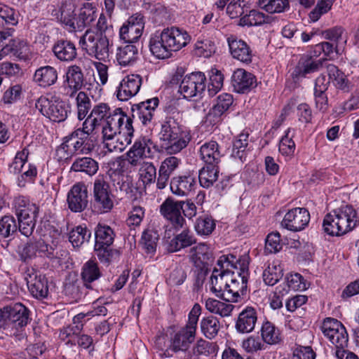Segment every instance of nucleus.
Here are the masks:
<instances>
[{
  "label": "nucleus",
  "mask_w": 359,
  "mask_h": 359,
  "mask_svg": "<svg viewBox=\"0 0 359 359\" xmlns=\"http://www.w3.org/2000/svg\"><path fill=\"white\" fill-rule=\"evenodd\" d=\"M29 155V150L24 148L22 151L17 152L12 163L8 165V172L14 175H19L23 169H26V163Z\"/></svg>",
  "instance_id": "50"
},
{
  "label": "nucleus",
  "mask_w": 359,
  "mask_h": 359,
  "mask_svg": "<svg viewBox=\"0 0 359 359\" xmlns=\"http://www.w3.org/2000/svg\"><path fill=\"white\" fill-rule=\"evenodd\" d=\"M233 102V96L229 93H222L215 100V103L207 114V119L213 124L222 121V116L225 114Z\"/></svg>",
  "instance_id": "29"
},
{
  "label": "nucleus",
  "mask_w": 359,
  "mask_h": 359,
  "mask_svg": "<svg viewBox=\"0 0 359 359\" xmlns=\"http://www.w3.org/2000/svg\"><path fill=\"white\" fill-rule=\"evenodd\" d=\"M200 327L204 336L208 339H212L217 335L221 325L217 318L209 316L201 319Z\"/></svg>",
  "instance_id": "44"
},
{
  "label": "nucleus",
  "mask_w": 359,
  "mask_h": 359,
  "mask_svg": "<svg viewBox=\"0 0 359 359\" xmlns=\"http://www.w3.org/2000/svg\"><path fill=\"white\" fill-rule=\"evenodd\" d=\"M57 69L52 66L46 65L38 68L33 76V81L41 88H48L54 85L57 81Z\"/></svg>",
  "instance_id": "35"
},
{
  "label": "nucleus",
  "mask_w": 359,
  "mask_h": 359,
  "mask_svg": "<svg viewBox=\"0 0 359 359\" xmlns=\"http://www.w3.org/2000/svg\"><path fill=\"white\" fill-rule=\"evenodd\" d=\"M190 40L191 36L185 30L172 27L151 36L149 50L156 57L165 59L171 56L172 51H178L185 47Z\"/></svg>",
  "instance_id": "4"
},
{
  "label": "nucleus",
  "mask_w": 359,
  "mask_h": 359,
  "mask_svg": "<svg viewBox=\"0 0 359 359\" xmlns=\"http://www.w3.org/2000/svg\"><path fill=\"white\" fill-rule=\"evenodd\" d=\"M25 279L27 282L30 294L36 299H41L48 297V280L44 275L32 269L25 273Z\"/></svg>",
  "instance_id": "19"
},
{
  "label": "nucleus",
  "mask_w": 359,
  "mask_h": 359,
  "mask_svg": "<svg viewBox=\"0 0 359 359\" xmlns=\"http://www.w3.org/2000/svg\"><path fill=\"white\" fill-rule=\"evenodd\" d=\"M196 186V173L187 172L182 175L173 177L170 183L172 193L178 196H187Z\"/></svg>",
  "instance_id": "20"
},
{
  "label": "nucleus",
  "mask_w": 359,
  "mask_h": 359,
  "mask_svg": "<svg viewBox=\"0 0 359 359\" xmlns=\"http://www.w3.org/2000/svg\"><path fill=\"white\" fill-rule=\"evenodd\" d=\"M322 35L324 39L331 41L337 46L340 43L345 44L347 41L345 30L340 26L327 29L322 32Z\"/></svg>",
  "instance_id": "56"
},
{
  "label": "nucleus",
  "mask_w": 359,
  "mask_h": 359,
  "mask_svg": "<svg viewBox=\"0 0 359 359\" xmlns=\"http://www.w3.org/2000/svg\"><path fill=\"white\" fill-rule=\"evenodd\" d=\"M84 77L81 68L77 65L68 67L66 73V81L68 87L74 91L80 90L83 84Z\"/></svg>",
  "instance_id": "43"
},
{
  "label": "nucleus",
  "mask_w": 359,
  "mask_h": 359,
  "mask_svg": "<svg viewBox=\"0 0 359 359\" xmlns=\"http://www.w3.org/2000/svg\"><path fill=\"white\" fill-rule=\"evenodd\" d=\"M196 239L193 232L187 228L175 235L166 243V250L169 252H175L196 243Z\"/></svg>",
  "instance_id": "32"
},
{
  "label": "nucleus",
  "mask_w": 359,
  "mask_h": 359,
  "mask_svg": "<svg viewBox=\"0 0 359 359\" xmlns=\"http://www.w3.org/2000/svg\"><path fill=\"white\" fill-rule=\"evenodd\" d=\"M227 43L233 58L247 65L252 62V50L245 41L231 35L227 38Z\"/></svg>",
  "instance_id": "24"
},
{
  "label": "nucleus",
  "mask_w": 359,
  "mask_h": 359,
  "mask_svg": "<svg viewBox=\"0 0 359 359\" xmlns=\"http://www.w3.org/2000/svg\"><path fill=\"white\" fill-rule=\"evenodd\" d=\"M152 144L151 140L145 137L137 140L127 153L129 163L132 165H137L140 159L150 157Z\"/></svg>",
  "instance_id": "30"
},
{
  "label": "nucleus",
  "mask_w": 359,
  "mask_h": 359,
  "mask_svg": "<svg viewBox=\"0 0 359 359\" xmlns=\"http://www.w3.org/2000/svg\"><path fill=\"white\" fill-rule=\"evenodd\" d=\"M337 217L336 215V211L332 210L331 212L327 214L323 222V229L325 233L330 236H341L340 232V225L337 222Z\"/></svg>",
  "instance_id": "52"
},
{
  "label": "nucleus",
  "mask_w": 359,
  "mask_h": 359,
  "mask_svg": "<svg viewBox=\"0 0 359 359\" xmlns=\"http://www.w3.org/2000/svg\"><path fill=\"white\" fill-rule=\"evenodd\" d=\"M14 208L18 218L36 217L39 212V208L29 199L23 196L15 198Z\"/></svg>",
  "instance_id": "38"
},
{
  "label": "nucleus",
  "mask_w": 359,
  "mask_h": 359,
  "mask_svg": "<svg viewBox=\"0 0 359 359\" xmlns=\"http://www.w3.org/2000/svg\"><path fill=\"white\" fill-rule=\"evenodd\" d=\"M75 0H57L50 6L51 16L59 23L66 27L69 32L76 29Z\"/></svg>",
  "instance_id": "10"
},
{
  "label": "nucleus",
  "mask_w": 359,
  "mask_h": 359,
  "mask_svg": "<svg viewBox=\"0 0 359 359\" xmlns=\"http://www.w3.org/2000/svg\"><path fill=\"white\" fill-rule=\"evenodd\" d=\"M27 168L17 177V185L19 187H25L29 182H33L37 176V168L32 163H26Z\"/></svg>",
  "instance_id": "62"
},
{
  "label": "nucleus",
  "mask_w": 359,
  "mask_h": 359,
  "mask_svg": "<svg viewBox=\"0 0 359 359\" xmlns=\"http://www.w3.org/2000/svg\"><path fill=\"white\" fill-rule=\"evenodd\" d=\"M258 321V313L255 308L246 306L238 315L235 323V329L238 333L252 332Z\"/></svg>",
  "instance_id": "28"
},
{
  "label": "nucleus",
  "mask_w": 359,
  "mask_h": 359,
  "mask_svg": "<svg viewBox=\"0 0 359 359\" xmlns=\"http://www.w3.org/2000/svg\"><path fill=\"white\" fill-rule=\"evenodd\" d=\"M94 131L88 130L83 123L81 128H78L67 136L73 147L76 155L88 154L95 147V141L91 135Z\"/></svg>",
  "instance_id": "13"
},
{
  "label": "nucleus",
  "mask_w": 359,
  "mask_h": 359,
  "mask_svg": "<svg viewBox=\"0 0 359 359\" xmlns=\"http://www.w3.org/2000/svg\"><path fill=\"white\" fill-rule=\"evenodd\" d=\"M95 12L92 8H81L76 19V28L81 29L89 26L95 20Z\"/></svg>",
  "instance_id": "64"
},
{
  "label": "nucleus",
  "mask_w": 359,
  "mask_h": 359,
  "mask_svg": "<svg viewBox=\"0 0 359 359\" xmlns=\"http://www.w3.org/2000/svg\"><path fill=\"white\" fill-rule=\"evenodd\" d=\"M158 238L159 235L156 230L149 229L144 231L141 242L147 253H154L156 251Z\"/></svg>",
  "instance_id": "53"
},
{
  "label": "nucleus",
  "mask_w": 359,
  "mask_h": 359,
  "mask_svg": "<svg viewBox=\"0 0 359 359\" xmlns=\"http://www.w3.org/2000/svg\"><path fill=\"white\" fill-rule=\"evenodd\" d=\"M223 261L226 263V268L231 266L236 270V271H229L227 275L225 284L226 292H224V298L229 302H238L241 296H243L247 290L249 277V257L244 255L237 259L232 255H223L217 260V265H219Z\"/></svg>",
  "instance_id": "3"
},
{
  "label": "nucleus",
  "mask_w": 359,
  "mask_h": 359,
  "mask_svg": "<svg viewBox=\"0 0 359 359\" xmlns=\"http://www.w3.org/2000/svg\"><path fill=\"white\" fill-rule=\"evenodd\" d=\"M294 135V130L288 128L286 130L285 135L281 138L279 143V151L285 156H291L294 154L295 151V144L292 140Z\"/></svg>",
  "instance_id": "57"
},
{
  "label": "nucleus",
  "mask_w": 359,
  "mask_h": 359,
  "mask_svg": "<svg viewBox=\"0 0 359 359\" xmlns=\"http://www.w3.org/2000/svg\"><path fill=\"white\" fill-rule=\"evenodd\" d=\"M94 207L101 213L109 212L113 206V195L106 177L99 175L93 184Z\"/></svg>",
  "instance_id": "11"
},
{
  "label": "nucleus",
  "mask_w": 359,
  "mask_h": 359,
  "mask_svg": "<svg viewBox=\"0 0 359 359\" xmlns=\"http://www.w3.org/2000/svg\"><path fill=\"white\" fill-rule=\"evenodd\" d=\"M226 263L223 261L219 265L220 268L214 269L212 273L210 276V290L216 294L217 296H222L224 297V292H226L225 284L226 283V277L229 273L228 268L224 269Z\"/></svg>",
  "instance_id": "37"
},
{
  "label": "nucleus",
  "mask_w": 359,
  "mask_h": 359,
  "mask_svg": "<svg viewBox=\"0 0 359 359\" xmlns=\"http://www.w3.org/2000/svg\"><path fill=\"white\" fill-rule=\"evenodd\" d=\"M310 221L309 212L304 208L290 210L284 216L280 225L283 228L293 232L305 229Z\"/></svg>",
  "instance_id": "16"
},
{
  "label": "nucleus",
  "mask_w": 359,
  "mask_h": 359,
  "mask_svg": "<svg viewBox=\"0 0 359 359\" xmlns=\"http://www.w3.org/2000/svg\"><path fill=\"white\" fill-rule=\"evenodd\" d=\"M17 229L16 221L13 216L6 215L0 219V236L3 238L13 236Z\"/></svg>",
  "instance_id": "63"
},
{
  "label": "nucleus",
  "mask_w": 359,
  "mask_h": 359,
  "mask_svg": "<svg viewBox=\"0 0 359 359\" xmlns=\"http://www.w3.org/2000/svg\"><path fill=\"white\" fill-rule=\"evenodd\" d=\"M182 114L176 108H170L161 123L158 133L161 151L176 154L186 148L191 140L189 133L181 126Z\"/></svg>",
  "instance_id": "1"
},
{
  "label": "nucleus",
  "mask_w": 359,
  "mask_h": 359,
  "mask_svg": "<svg viewBox=\"0 0 359 359\" xmlns=\"http://www.w3.org/2000/svg\"><path fill=\"white\" fill-rule=\"evenodd\" d=\"M257 85L254 74L244 69H237L231 76V86L233 91L238 93H248Z\"/></svg>",
  "instance_id": "25"
},
{
  "label": "nucleus",
  "mask_w": 359,
  "mask_h": 359,
  "mask_svg": "<svg viewBox=\"0 0 359 359\" xmlns=\"http://www.w3.org/2000/svg\"><path fill=\"white\" fill-rule=\"evenodd\" d=\"M248 144V135L241 133L233 142L232 156L240 159L241 161L245 160V149Z\"/></svg>",
  "instance_id": "61"
},
{
  "label": "nucleus",
  "mask_w": 359,
  "mask_h": 359,
  "mask_svg": "<svg viewBox=\"0 0 359 359\" xmlns=\"http://www.w3.org/2000/svg\"><path fill=\"white\" fill-rule=\"evenodd\" d=\"M201 307L195 304L190 311L185 327L176 332L171 339L170 349L175 353L186 352L195 340L197 324Z\"/></svg>",
  "instance_id": "6"
},
{
  "label": "nucleus",
  "mask_w": 359,
  "mask_h": 359,
  "mask_svg": "<svg viewBox=\"0 0 359 359\" xmlns=\"http://www.w3.org/2000/svg\"><path fill=\"white\" fill-rule=\"evenodd\" d=\"M76 105L78 118L80 121L86 118L92 106L90 99L86 93L83 91L78 93L76 97Z\"/></svg>",
  "instance_id": "55"
},
{
  "label": "nucleus",
  "mask_w": 359,
  "mask_h": 359,
  "mask_svg": "<svg viewBox=\"0 0 359 359\" xmlns=\"http://www.w3.org/2000/svg\"><path fill=\"white\" fill-rule=\"evenodd\" d=\"M133 121L120 108L102 125V133L104 147L109 152L122 151L132 142L134 129Z\"/></svg>",
  "instance_id": "2"
},
{
  "label": "nucleus",
  "mask_w": 359,
  "mask_h": 359,
  "mask_svg": "<svg viewBox=\"0 0 359 359\" xmlns=\"http://www.w3.org/2000/svg\"><path fill=\"white\" fill-rule=\"evenodd\" d=\"M8 46L11 49V54L21 60H26L29 53L27 43L22 39H13L9 41Z\"/></svg>",
  "instance_id": "58"
},
{
  "label": "nucleus",
  "mask_w": 359,
  "mask_h": 359,
  "mask_svg": "<svg viewBox=\"0 0 359 359\" xmlns=\"http://www.w3.org/2000/svg\"><path fill=\"white\" fill-rule=\"evenodd\" d=\"M258 6L269 13H280L289 8V0H259Z\"/></svg>",
  "instance_id": "48"
},
{
  "label": "nucleus",
  "mask_w": 359,
  "mask_h": 359,
  "mask_svg": "<svg viewBox=\"0 0 359 359\" xmlns=\"http://www.w3.org/2000/svg\"><path fill=\"white\" fill-rule=\"evenodd\" d=\"M112 114H114V110H111L107 104L99 103L93 107L90 114L83 123L87 131H94L99 126H102L106 119H109Z\"/></svg>",
  "instance_id": "23"
},
{
  "label": "nucleus",
  "mask_w": 359,
  "mask_h": 359,
  "mask_svg": "<svg viewBox=\"0 0 359 359\" xmlns=\"http://www.w3.org/2000/svg\"><path fill=\"white\" fill-rule=\"evenodd\" d=\"M115 233L108 225L98 224L95 229V252L98 259L109 264L119 255L118 251L111 248L114 243Z\"/></svg>",
  "instance_id": "7"
},
{
  "label": "nucleus",
  "mask_w": 359,
  "mask_h": 359,
  "mask_svg": "<svg viewBox=\"0 0 359 359\" xmlns=\"http://www.w3.org/2000/svg\"><path fill=\"white\" fill-rule=\"evenodd\" d=\"M261 334L263 341L268 344H276L281 340L279 330L269 321L262 324Z\"/></svg>",
  "instance_id": "49"
},
{
  "label": "nucleus",
  "mask_w": 359,
  "mask_h": 359,
  "mask_svg": "<svg viewBox=\"0 0 359 359\" xmlns=\"http://www.w3.org/2000/svg\"><path fill=\"white\" fill-rule=\"evenodd\" d=\"M321 330L324 336L336 346L345 348L348 341V334L344 326L337 319L327 318L324 320Z\"/></svg>",
  "instance_id": "12"
},
{
  "label": "nucleus",
  "mask_w": 359,
  "mask_h": 359,
  "mask_svg": "<svg viewBox=\"0 0 359 359\" xmlns=\"http://www.w3.org/2000/svg\"><path fill=\"white\" fill-rule=\"evenodd\" d=\"M181 202L171 198L165 199L160 206V212L168 220L175 230L183 229L186 220L182 215Z\"/></svg>",
  "instance_id": "17"
},
{
  "label": "nucleus",
  "mask_w": 359,
  "mask_h": 359,
  "mask_svg": "<svg viewBox=\"0 0 359 359\" xmlns=\"http://www.w3.org/2000/svg\"><path fill=\"white\" fill-rule=\"evenodd\" d=\"M219 169L217 165H206L200 170L198 177L201 186L210 188L217 180Z\"/></svg>",
  "instance_id": "42"
},
{
  "label": "nucleus",
  "mask_w": 359,
  "mask_h": 359,
  "mask_svg": "<svg viewBox=\"0 0 359 359\" xmlns=\"http://www.w3.org/2000/svg\"><path fill=\"white\" fill-rule=\"evenodd\" d=\"M283 269L276 262L269 263L263 272V280L266 285L273 286L276 284L283 276Z\"/></svg>",
  "instance_id": "47"
},
{
  "label": "nucleus",
  "mask_w": 359,
  "mask_h": 359,
  "mask_svg": "<svg viewBox=\"0 0 359 359\" xmlns=\"http://www.w3.org/2000/svg\"><path fill=\"white\" fill-rule=\"evenodd\" d=\"M190 259L196 267L203 269L213 261V255L210 247L201 243L191 248Z\"/></svg>",
  "instance_id": "36"
},
{
  "label": "nucleus",
  "mask_w": 359,
  "mask_h": 359,
  "mask_svg": "<svg viewBox=\"0 0 359 359\" xmlns=\"http://www.w3.org/2000/svg\"><path fill=\"white\" fill-rule=\"evenodd\" d=\"M327 71L329 81H331L337 88L344 91L348 90V81L343 72L332 64L327 67Z\"/></svg>",
  "instance_id": "46"
},
{
  "label": "nucleus",
  "mask_w": 359,
  "mask_h": 359,
  "mask_svg": "<svg viewBox=\"0 0 359 359\" xmlns=\"http://www.w3.org/2000/svg\"><path fill=\"white\" fill-rule=\"evenodd\" d=\"M322 65L321 60H316L311 56L304 55L299 60L291 76L294 81H297L299 79L306 77L307 74L318 71Z\"/></svg>",
  "instance_id": "31"
},
{
  "label": "nucleus",
  "mask_w": 359,
  "mask_h": 359,
  "mask_svg": "<svg viewBox=\"0 0 359 359\" xmlns=\"http://www.w3.org/2000/svg\"><path fill=\"white\" fill-rule=\"evenodd\" d=\"M216 46L209 39H199L195 43V54L200 57H208L215 52Z\"/></svg>",
  "instance_id": "60"
},
{
  "label": "nucleus",
  "mask_w": 359,
  "mask_h": 359,
  "mask_svg": "<svg viewBox=\"0 0 359 359\" xmlns=\"http://www.w3.org/2000/svg\"><path fill=\"white\" fill-rule=\"evenodd\" d=\"M79 44L88 55L98 60H105L109 57L111 45L107 35L87 30L81 37Z\"/></svg>",
  "instance_id": "8"
},
{
  "label": "nucleus",
  "mask_w": 359,
  "mask_h": 359,
  "mask_svg": "<svg viewBox=\"0 0 359 359\" xmlns=\"http://www.w3.org/2000/svg\"><path fill=\"white\" fill-rule=\"evenodd\" d=\"M337 222L340 225L341 235L352 231L359 224V218L356 210L351 205H344L335 209Z\"/></svg>",
  "instance_id": "26"
},
{
  "label": "nucleus",
  "mask_w": 359,
  "mask_h": 359,
  "mask_svg": "<svg viewBox=\"0 0 359 359\" xmlns=\"http://www.w3.org/2000/svg\"><path fill=\"white\" fill-rule=\"evenodd\" d=\"M90 231L86 228L78 226L69 233V241L74 248H79L90 238Z\"/></svg>",
  "instance_id": "51"
},
{
  "label": "nucleus",
  "mask_w": 359,
  "mask_h": 359,
  "mask_svg": "<svg viewBox=\"0 0 359 359\" xmlns=\"http://www.w3.org/2000/svg\"><path fill=\"white\" fill-rule=\"evenodd\" d=\"M270 17L257 10H251L248 14L240 19L239 25L244 27L260 26L269 23Z\"/></svg>",
  "instance_id": "45"
},
{
  "label": "nucleus",
  "mask_w": 359,
  "mask_h": 359,
  "mask_svg": "<svg viewBox=\"0 0 359 359\" xmlns=\"http://www.w3.org/2000/svg\"><path fill=\"white\" fill-rule=\"evenodd\" d=\"M142 86V77L138 74L126 76L116 90V97L120 101H127L139 92Z\"/></svg>",
  "instance_id": "22"
},
{
  "label": "nucleus",
  "mask_w": 359,
  "mask_h": 359,
  "mask_svg": "<svg viewBox=\"0 0 359 359\" xmlns=\"http://www.w3.org/2000/svg\"><path fill=\"white\" fill-rule=\"evenodd\" d=\"M144 27L143 16L136 13L128 18L119 30L120 39L126 43L137 41L142 34Z\"/></svg>",
  "instance_id": "18"
},
{
  "label": "nucleus",
  "mask_w": 359,
  "mask_h": 359,
  "mask_svg": "<svg viewBox=\"0 0 359 359\" xmlns=\"http://www.w3.org/2000/svg\"><path fill=\"white\" fill-rule=\"evenodd\" d=\"M206 77L203 72H193L186 75L180 85V93L184 98L201 95L205 90Z\"/></svg>",
  "instance_id": "14"
},
{
  "label": "nucleus",
  "mask_w": 359,
  "mask_h": 359,
  "mask_svg": "<svg viewBox=\"0 0 359 359\" xmlns=\"http://www.w3.org/2000/svg\"><path fill=\"white\" fill-rule=\"evenodd\" d=\"M98 163L90 157H78L71 166V170L74 172H83L89 176L94 175L98 170Z\"/></svg>",
  "instance_id": "40"
},
{
  "label": "nucleus",
  "mask_w": 359,
  "mask_h": 359,
  "mask_svg": "<svg viewBox=\"0 0 359 359\" xmlns=\"http://www.w3.org/2000/svg\"><path fill=\"white\" fill-rule=\"evenodd\" d=\"M194 227L198 234L208 236L215 229V223L211 217L203 215L196 219Z\"/></svg>",
  "instance_id": "59"
},
{
  "label": "nucleus",
  "mask_w": 359,
  "mask_h": 359,
  "mask_svg": "<svg viewBox=\"0 0 359 359\" xmlns=\"http://www.w3.org/2000/svg\"><path fill=\"white\" fill-rule=\"evenodd\" d=\"M53 248L49 246L43 240L29 241L21 243L17 250L20 259L23 262H27L36 257L37 255L50 257L53 256Z\"/></svg>",
  "instance_id": "15"
},
{
  "label": "nucleus",
  "mask_w": 359,
  "mask_h": 359,
  "mask_svg": "<svg viewBox=\"0 0 359 359\" xmlns=\"http://www.w3.org/2000/svg\"><path fill=\"white\" fill-rule=\"evenodd\" d=\"M139 57L138 48L132 43L117 47L116 60L118 64L123 67L133 65Z\"/></svg>",
  "instance_id": "33"
},
{
  "label": "nucleus",
  "mask_w": 359,
  "mask_h": 359,
  "mask_svg": "<svg viewBox=\"0 0 359 359\" xmlns=\"http://www.w3.org/2000/svg\"><path fill=\"white\" fill-rule=\"evenodd\" d=\"M29 310L21 303L11 304L0 309L1 326L7 334L15 336L18 339L24 337L20 330L30 321Z\"/></svg>",
  "instance_id": "5"
},
{
  "label": "nucleus",
  "mask_w": 359,
  "mask_h": 359,
  "mask_svg": "<svg viewBox=\"0 0 359 359\" xmlns=\"http://www.w3.org/2000/svg\"><path fill=\"white\" fill-rule=\"evenodd\" d=\"M52 51L55 57L62 62H71L77 55L75 44L65 39L57 41L52 47Z\"/></svg>",
  "instance_id": "34"
},
{
  "label": "nucleus",
  "mask_w": 359,
  "mask_h": 359,
  "mask_svg": "<svg viewBox=\"0 0 359 359\" xmlns=\"http://www.w3.org/2000/svg\"><path fill=\"white\" fill-rule=\"evenodd\" d=\"M69 208L74 212H81L88 203L87 187L83 183L75 184L67 194Z\"/></svg>",
  "instance_id": "21"
},
{
  "label": "nucleus",
  "mask_w": 359,
  "mask_h": 359,
  "mask_svg": "<svg viewBox=\"0 0 359 359\" xmlns=\"http://www.w3.org/2000/svg\"><path fill=\"white\" fill-rule=\"evenodd\" d=\"M158 103V97H153L133 104L132 106L133 118L139 119L143 125L147 126L151 122Z\"/></svg>",
  "instance_id": "27"
},
{
  "label": "nucleus",
  "mask_w": 359,
  "mask_h": 359,
  "mask_svg": "<svg viewBox=\"0 0 359 359\" xmlns=\"http://www.w3.org/2000/svg\"><path fill=\"white\" fill-rule=\"evenodd\" d=\"M200 155L206 165H217L222 157L219 144L215 141L204 143L200 148Z\"/></svg>",
  "instance_id": "39"
},
{
  "label": "nucleus",
  "mask_w": 359,
  "mask_h": 359,
  "mask_svg": "<svg viewBox=\"0 0 359 359\" xmlns=\"http://www.w3.org/2000/svg\"><path fill=\"white\" fill-rule=\"evenodd\" d=\"M100 276L101 271L96 262L90 259L83 264L81 271V278L87 288H92L90 284L99 279Z\"/></svg>",
  "instance_id": "41"
},
{
  "label": "nucleus",
  "mask_w": 359,
  "mask_h": 359,
  "mask_svg": "<svg viewBox=\"0 0 359 359\" xmlns=\"http://www.w3.org/2000/svg\"><path fill=\"white\" fill-rule=\"evenodd\" d=\"M35 107L45 117L53 122H63L70 112V107L65 101L56 97L50 99L41 96L35 103Z\"/></svg>",
  "instance_id": "9"
},
{
  "label": "nucleus",
  "mask_w": 359,
  "mask_h": 359,
  "mask_svg": "<svg viewBox=\"0 0 359 359\" xmlns=\"http://www.w3.org/2000/svg\"><path fill=\"white\" fill-rule=\"evenodd\" d=\"M140 177L144 188L154 184L156 178V169L152 163L143 162L140 169Z\"/></svg>",
  "instance_id": "54"
}]
</instances>
